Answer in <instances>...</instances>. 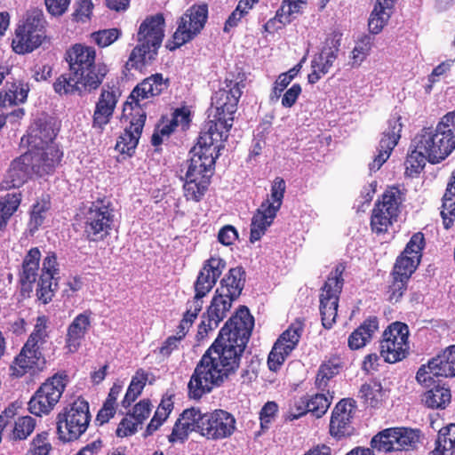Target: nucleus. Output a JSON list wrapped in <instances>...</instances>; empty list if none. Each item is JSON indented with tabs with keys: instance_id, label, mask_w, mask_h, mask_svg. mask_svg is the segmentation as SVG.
<instances>
[{
	"instance_id": "53",
	"label": "nucleus",
	"mask_w": 455,
	"mask_h": 455,
	"mask_svg": "<svg viewBox=\"0 0 455 455\" xmlns=\"http://www.w3.org/2000/svg\"><path fill=\"white\" fill-rule=\"evenodd\" d=\"M177 128L175 124H172L171 117L163 116L156 124L154 133L151 137V143L153 146H160L164 142V138H168Z\"/></svg>"
},
{
	"instance_id": "56",
	"label": "nucleus",
	"mask_w": 455,
	"mask_h": 455,
	"mask_svg": "<svg viewBox=\"0 0 455 455\" xmlns=\"http://www.w3.org/2000/svg\"><path fill=\"white\" fill-rule=\"evenodd\" d=\"M21 193H8L0 199V213L11 217L17 212L21 203Z\"/></svg>"
},
{
	"instance_id": "49",
	"label": "nucleus",
	"mask_w": 455,
	"mask_h": 455,
	"mask_svg": "<svg viewBox=\"0 0 455 455\" xmlns=\"http://www.w3.org/2000/svg\"><path fill=\"white\" fill-rule=\"evenodd\" d=\"M172 410L173 402L172 401L171 397L163 398L160 404L156 408L153 418L147 427V433L148 435H152L153 432L156 431L167 419Z\"/></svg>"
},
{
	"instance_id": "19",
	"label": "nucleus",
	"mask_w": 455,
	"mask_h": 455,
	"mask_svg": "<svg viewBox=\"0 0 455 455\" xmlns=\"http://www.w3.org/2000/svg\"><path fill=\"white\" fill-rule=\"evenodd\" d=\"M409 328L402 322L392 323L384 331L380 340L379 353L384 361L395 363L409 354Z\"/></svg>"
},
{
	"instance_id": "38",
	"label": "nucleus",
	"mask_w": 455,
	"mask_h": 455,
	"mask_svg": "<svg viewBox=\"0 0 455 455\" xmlns=\"http://www.w3.org/2000/svg\"><path fill=\"white\" fill-rule=\"evenodd\" d=\"M379 329V320L377 316H369L366 318L348 337L347 345L350 349L357 350L370 342L373 334Z\"/></svg>"
},
{
	"instance_id": "3",
	"label": "nucleus",
	"mask_w": 455,
	"mask_h": 455,
	"mask_svg": "<svg viewBox=\"0 0 455 455\" xmlns=\"http://www.w3.org/2000/svg\"><path fill=\"white\" fill-rule=\"evenodd\" d=\"M235 426L234 415L225 410L203 413L200 409L191 407L180 415L168 440L170 443H184L191 432H196L208 440H222L235 433Z\"/></svg>"
},
{
	"instance_id": "60",
	"label": "nucleus",
	"mask_w": 455,
	"mask_h": 455,
	"mask_svg": "<svg viewBox=\"0 0 455 455\" xmlns=\"http://www.w3.org/2000/svg\"><path fill=\"white\" fill-rule=\"evenodd\" d=\"M71 0H44L47 12L52 16H61L68 9Z\"/></svg>"
},
{
	"instance_id": "41",
	"label": "nucleus",
	"mask_w": 455,
	"mask_h": 455,
	"mask_svg": "<svg viewBox=\"0 0 455 455\" xmlns=\"http://www.w3.org/2000/svg\"><path fill=\"white\" fill-rule=\"evenodd\" d=\"M29 87L28 84L7 83L5 87L0 92V107H12L23 103L28 98Z\"/></svg>"
},
{
	"instance_id": "61",
	"label": "nucleus",
	"mask_w": 455,
	"mask_h": 455,
	"mask_svg": "<svg viewBox=\"0 0 455 455\" xmlns=\"http://www.w3.org/2000/svg\"><path fill=\"white\" fill-rule=\"evenodd\" d=\"M302 88L299 84H293L283 95L282 106L290 108L295 105L298 98L301 94Z\"/></svg>"
},
{
	"instance_id": "12",
	"label": "nucleus",
	"mask_w": 455,
	"mask_h": 455,
	"mask_svg": "<svg viewBox=\"0 0 455 455\" xmlns=\"http://www.w3.org/2000/svg\"><path fill=\"white\" fill-rule=\"evenodd\" d=\"M423 144L429 147L433 159L448 157L455 150V109L443 115L435 127L421 129Z\"/></svg>"
},
{
	"instance_id": "57",
	"label": "nucleus",
	"mask_w": 455,
	"mask_h": 455,
	"mask_svg": "<svg viewBox=\"0 0 455 455\" xmlns=\"http://www.w3.org/2000/svg\"><path fill=\"white\" fill-rule=\"evenodd\" d=\"M31 449L26 455H49L52 445L48 442V433L42 432L37 434L32 440Z\"/></svg>"
},
{
	"instance_id": "20",
	"label": "nucleus",
	"mask_w": 455,
	"mask_h": 455,
	"mask_svg": "<svg viewBox=\"0 0 455 455\" xmlns=\"http://www.w3.org/2000/svg\"><path fill=\"white\" fill-rule=\"evenodd\" d=\"M147 120L146 110L139 108L126 109L123 108L121 123L124 132L117 138L115 148L121 154L132 156L139 144Z\"/></svg>"
},
{
	"instance_id": "14",
	"label": "nucleus",
	"mask_w": 455,
	"mask_h": 455,
	"mask_svg": "<svg viewBox=\"0 0 455 455\" xmlns=\"http://www.w3.org/2000/svg\"><path fill=\"white\" fill-rule=\"evenodd\" d=\"M404 193L397 186L388 187L375 202L371 216V228L377 235L385 234L397 221Z\"/></svg>"
},
{
	"instance_id": "28",
	"label": "nucleus",
	"mask_w": 455,
	"mask_h": 455,
	"mask_svg": "<svg viewBox=\"0 0 455 455\" xmlns=\"http://www.w3.org/2000/svg\"><path fill=\"white\" fill-rule=\"evenodd\" d=\"M59 274V264L55 252H49L43 260L41 274L36 288V296L44 305L49 304L58 288L57 283H53Z\"/></svg>"
},
{
	"instance_id": "42",
	"label": "nucleus",
	"mask_w": 455,
	"mask_h": 455,
	"mask_svg": "<svg viewBox=\"0 0 455 455\" xmlns=\"http://www.w3.org/2000/svg\"><path fill=\"white\" fill-rule=\"evenodd\" d=\"M451 394L449 387L440 382L426 391L422 401L430 409H445L451 403Z\"/></svg>"
},
{
	"instance_id": "9",
	"label": "nucleus",
	"mask_w": 455,
	"mask_h": 455,
	"mask_svg": "<svg viewBox=\"0 0 455 455\" xmlns=\"http://www.w3.org/2000/svg\"><path fill=\"white\" fill-rule=\"evenodd\" d=\"M115 207L107 196L98 197L82 212L84 236L89 242L104 241L115 225Z\"/></svg>"
},
{
	"instance_id": "50",
	"label": "nucleus",
	"mask_w": 455,
	"mask_h": 455,
	"mask_svg": "<svg viewBox=\"0 0 455 455\" xmlns=\"http://www.w3.org/2000/svg\"><path fill=\"white\" fill-rule=\"evenodd\" d=\"M36 419L31 416L19 417L13 425L9 435L12 441L26 440L35 430Z\"/></svg>"
},
{
	"instance_id": "33",
	"label": "nucleus",
	"mask_w": 455,
	"mask_h": 455,
	"mask_svg": "<svg viewBox=\"0 0 455 455\" xmlns=\"http://www.w3.org/2000/svg\"><path fill=\"white\" fill-rule=\"evenodd\" d=\"M40 259V250L37 247H33L27 252L22 260L21 269L19 273V283L23 296H29L33 291V284L38 276Z\"/></svg>"
},
{
	"instance_id": "4",
	"label": "nucleus",
	"mask_w": 455,
	"mask_h": 455,
	"mask_svg": "<svg viewBox=\"0 0 455 455\" xmlns=\"http://www.w3.org/2000/svg\"><path fill=\"white\" fill-rule=\"evenodd\" d=\"M242 92L235 83L228 90L220 89L212 98V105L215 108L213 119L209 120L197 138V141L224 148V141L228 139L233 125L234 114Z\"/></svg>"
},
{
	"instance_id": "44",
	"label": "nucleus",
	"mask_w": 455,
	"mask_h": 455,
	"mask_svg": "<svg viewBox=\"0 0 455 455\" xmlns=\"http://www.w3.org/2000/svg\"><path fill=\"white\" fill-rule=\"evenodd\" d=\"M343 367L342 358L338 355H332L327 361H324L319 367L315 378V386L319 389H324L328 381L339 374Z\"/></svg>"
},
{
	"instance_id": "10",
	"label": "nucleus",
	"mask_w": 455,
	"mask_h": 455,
	"mask_svg": "<svg viewBox=\"0 0 455 455\" xmlns=\"http://www.w3.org/2000/svg\"><path fill=\"white\" fill-rule=\"evenodd\" d=\"M91 421L89 403L79 396L57 414V434L62 442L77 440L88 428Z\"/></svg>"
},
{
	"instance_id": "47",
	"label": "nucleus",
	"mask_w": 455,
	"mask_h": 455,
	"mask_svg": "<svg viewBox=\"0 0 455 455\" xmlns=\"http://www.w3.org/2000/svg\"><path fill=\"white\" fill-rule=\"evenodd\" d=\"M396 435V449L398 451H409L417 447L420 440V431L409 427H395Z\"/></svg>"
},
{
	"instance_id": "51",
	"label": "nucleus",
	"mask_w": 455,
	"mask_h": 455,
	"mask_svg": "<svg viewBox=\"0 0 455 455\" xmlns=\"http://www.w3.org/2000/svg\"><path fill=\"white\" fill-rule=\"evenodd\" d=\"M309 407L307 394L292 396L288 401V410L285 414V419L292 421L307 415Z\"/></svg>"
},
{
	"instance_id": "8",
	"label": "nucleus",
	"mask_w": 455,
	"mask_h": 455,
	"mask_svg": "<svg viewBox=\"0 0 455 455\" xmlns=\"http://www.w3.org/2000/svg\"><path fill=\"white\" fill-rule=\"evenodd\" d=\"M164 18L162 13L147 17L143 20L137 35L138 44L132 50L125 63L127 70L141 71L156 59L164 36Z\"/></svg>"
},
{
	"instance_id": "7",
	"label": "nucleus",
	"mask_w": 455,
	"mask_h": 455,
	"mask_svg": "<svg viewBox=\"0 0 455 455\" xmlns=\"http://www.w3.org/2000/svg\"><path fill=\"white\" fill-rule=\"evenodd\" d=\"M425 246L424 234L422 232L414 233L403 251L396 258L391 272L392 282L387 289L390 302H398L407 291L409 280L421 261Z\"/></svg>"
},
{
	"instance_id": "26",
	"label": "nucleus",
	"mask_w": 455,
	"mask_h": 455,
	"mask_svg": "<svg viewBox=\"0 0 455 455\" xmlns=\"http://www.w3.org/2000/svg\"><path fill=\"white\" fill-rule=\"evenodd\" d=\"M401 116L397 113L391 116L387 121V128L383 132L379 145L378 148V155L371 163L369 164L371 171H378L383 164L389 158L393 149L397 145L403 128Z\"/></svg>"
},
{
	"instance_id": "40",
	"label": "nucleus",
	"mask_w": 455,
	"mask_h": 455,
	"mask_svg": "<svg viewBox=\"0 0 455 455\" xmlns=\"http://www.w3.org/2000/svg\"><path fill=\"white\" fill-rule=\"evenodd\" d=\"M395 0H377L371 13L368 27L372 34H379L390 18Z\"/></svg>"
},
{
	"instance_id": "17",
	"label": "nucleus",
	"mask_w": 455,
	"mask_h": 455,
	"mask_svg": "<svg viewBox=\"0 0 455 455\" xmlns=\"http://www.w3.org/2000/svg\"><path fill=\"white\" fill-rule=\"evenodd\" d=\"M208 20V5L206 4H195L191 5L180 17L178 27L172 35V46L175 50L192 41L204 29Z\"/></svg>"
},
{
	"instance_id": "2",
	"label": "nucleus",
	"mask_w": 455,
	"mask_h": 455,
	"mask_svg": "<svg viewBox=\"0 0 455 455\" xmlns=\"http://www.w3.org/2000/svg\"><path fill=\"white\" fill-rule=\"evenodd\" d=\"M68 72L60 75L53 84L55 92L60 95L92 92L97 90L108 73L105 63H96L93 47L76 44L66 52Z\"/></svg>"
},
{
	"instance_id": "30",
	"label": "nucleus",
	"mask_w": 455,
	"mask_h": 455,
	"mask_svg": "<svg viewBox=\"0 0 455 455\" xmlns=\"http://www.w3.org/2000/svg\"><path fill=\"white\" fill-rule=\"evenodd\" d=\"M415 148L411 150L408 155L404 162L405 174L409 177H414L420 173L426 165V162L428 161L432 164H436L446 159V157H441L438 160L433 159L430 155L431 151L429 147L424 146L423 142V132L420 131L419 133L415 137Z\"/></svg>"
},
{
	"instance_id": "13",
	"label": "nucleus",
	"mask_w": 455,
	"mask_h": 455,
	"mask_svg": "<svg viewBox=\"0 0 455 455\" xmlns=\"http://www.w3.org/2000/svg\"><path fill=\"white\" fill-rule=\"evenodd\" d=\"M286 190L285 180L275 177L270 189V198L261 203L252 216L250 231V241H259L271 226L280 210Z\"/></svg>"
},
{
	"instance_id": "1",
	"label": "nucleus",
	"mask_w": 455,
	"mask_h": 455,
	"mask_svg": "<svg viewBox=\"0 0 455 455\" xmlns=\"http://www.w3.org/2000/svg\"><path fill=\"white\" fill-rule=\"evenodd\" d=\"M253 327L249 308L239 306L197 363L188 384L190 398H202L236 373Z\"/></svg>"
},
{
	"instance_id": "39",
	"label": "nucleus",
	"mask_w": 455,
	"mask_h": 455,
	"mask_svg": "<svg viewBox=\"0 0 455 455\" xmlns=\"http://www.w3.org/2000/svg\"><path fill=\"white\" fill-rule=\"evenodd\" d=\"M386 391L379 381L371 379L363 384L359 390V398L363 403L373 409L380 408L386 400Z\"/></svg>"
},
{
	"instance_id": "34",
	"label": "nucleus",
	"mask_w": 455,
	"mask_h": 455,
	"mask_svg": "<svg viewBox=\"0 0 455 455\" xmlns=\"http://www.w3.org/2000/svg\"><path fill=\"white\" fill-rule=\"evenodd\" d=\"M55 123L52 118L43 116L37 118L30 126L27 141L32 148L50 146L57 136Z\"/></svg>"
},
{
	"instance_id": "59",
	"label": "nucleus",
	"mask_w": 455,
	"mask_h": 455,
	"mask_svg": "<svg viewBox=\"0 0 455 455\" xmlns=\"http://www.w3.org/2000/svg\"><path fill=\"white\" fill-rule=\"evenodd\" d=\"M151 411V403L148 399H143L136 403L133 407L132 417L141 424L143 420L148 418Z\"/></svg>"
},
{
	"instance_id": "35",
	"label": "nucleus",
	"mask_w": 455,
	"mask_h": 455,
	"mask_svg": "<svg viewBox=\"0 0 455 455\" xmlns=\"http://www.w3.org/2000/svg\"><path fill=\"white\" fill-rule=\"evenodd\" d=\"M197 317L195 315L185 311L180 319L176 332L167 337L157 348V354L164 359L169 358L174 351L180 349L181 342L185 339L190 328Z\"/></svg>"
},
{
	"instance_id": "31",
	"label": "nucleus",
	"mask_w": 455,
	"mask_h": 455,
	"mask_svg": "<svg viewBox=\"0 0 455 455\" xmlns=\"http://www.w3.org/2000/svg\"><path fill=\"white\" fill-rule=\"evenodd\" d=\"M35 148V150H28V152L33 156L36 175L43 177L53 173L56 167L60 164L63 156L62 151L53 144Z\"/></svg>"
},
{
	"instance_id": "46",
	"label": "nucleus",
	"mask_w": 455,
	"mask_h": 455,
	"mask_svg": "<svg viewBox=\"0 0 455 455\" xmlns=\"http://www.w3.org/2000/svg\"><path fill=\"white\" fill-rule=\"evenodd\" d=\"M395 427L385 428L372 436L370 444L371 449L379 452L397 451Z\"/></svg>"
},
{
	"instance_id": "27",
	"label": "nucleus",
	"mask_w": 455,
	"mask_h": 455,
	"mask_svg": "<svg viewBox=\"0 0 455 455\" xmlns=\"http://www.w3.org/2000/svg\"><path fill=\"white\" fill-rule=\"evenodd\" d=\"M233 301L215 291L211 304L207 307L206 312L203 314L202 321L198 325L196 334L198 341L204 339L210 331L219 326L220 323L227 316V313L229 311Z\"/></svg>"
},
{
	"instance_id": "48",
	"label": "nucleus",
	"mask_w": 455,
	"mask_h": 455,
	"mask_svg": "<svg viewBox=\"0 0 455 455\" xmlns=\"http://www.w3.org/2000/svg\"><path fill=\"white\" fill-rule=\"evenodd\" d=\"M51 209V197L43 195L33 205L29 215V226L31 230H37L46 218L47 212Z\"/></svg>"
},
{
	"instance_id": "54",
	"label": "nucleus",
	"mask_w": 455,
	"mask_h": 455,
	"mask_svg": "<svg viewBox=\"0 0 455 455\" xmlns=\"http://www.w3.org/2000/svg\"><path fill=\"white\" fill-rule=\"evenodd\" d=\"M371 46L372 37L369 35H364L356 42V44L352 51V67H359L362 64L369 55Z\"/></svg>"
},
{
	"instance_id": "43",
	"label": "nucleus",
	"mask_w": 455,
	"mask_h": 455,
	"mask_svg": "<svg viewBox=\"0 0 455 455\" xmlns=\"http://www.w3.org/2000/svg\"><path fill=\"white\" fill-rule=\"evenodd\" d=\"M307 4V0H283L280 8L276 12L275 18L270 19L265 25L266 31L270 32L273 28L276 19L282 23L291 22V16L300 13L303 7Z\"/></svg>"
},
{
	"instance_id": "64",
	"label": "nucleus",
	"mask_w": 455,
	"mask_h": 455,
	"mask_svg": "<svg viewBox=\"0 0 455 455\" xmlns=\"http://www.w3.org/2000/svg\"><path fill=\"white\" fill-rule=\"evenodd\" d=\"M277 411L278 405L275 402H267L264 404L259 412L260 424L262 427L271 422V420L275 418Z\"/></svg>"
},
{
	"instance_id": "16",
	"label": "nucleus",
	"mask_w": 455,
	"mask_h": 455,
	"mask_svg": "<svg viewBox=\"0 0 455 455\" xmlns=\"http://www.w3.org/2000/svg\"><path fill=\"white\" fill-rule=\"evenodd\" d=\"M346 267L345 262L338 263L328 275L321 288L319 309L322 324L325 329H331L336 322L339 296L344 285L343 274Z\"/></svg>"
},
{
	"instance_id": "15",
	"label": "nucleus",
	"mask_w": 455,
	"mask_h": 455,
	"mask_svg": "<svg viewBox=\"0 0 455 455\" xmlns=\"http://www.w3.org/2000/svg\"><path fill=\"white\" fill-rule=\"evenodd\" d=\"M68 383V377L65 371L47 378L30 397L28 411L36 417L49 415L60 402Z\"/></svg>"
},
{
	"instance_id": "58",
	"label": "nucleus",
	"mask_w": 455,
	"mask_h": 455,
	"mask_svg": "<svg viewBox=\"0 0 455 455\" xmlns=\"http://www.w3.org/2000/svg\"><path fill=\"white\" fill-rule=\"evenodd\" d=\"M171 119L177 127L180 126L186 131L191 123V111L188 107L177 108L172 113Z\"/></svg>"
},
{
	"instance_id": "45",
	"label": "nucleus",
	"mask_w": 455,
	"mask_h": 455,
	"mask_svg": "<svg viewBox=\"0 0 455 455\" xmlns=\"http://www.w3.org/2000/svg\"><path fill=\"white\" fill-rule=\"evenodd\" d=\"M148 379V374L144 369L140 368L136 371L135 374L132 378L125 395L121 402V404L124 408H129L132 403L138 398L145 387Z\"/></svg>"
},
{
	"instance_id": "22",
	"label": "nucleus",
	"mask_w": 455,
	"mask_h": 455,
	"mask_svg": "<svg viewBox=\"0 0 455 455\" xmlns=\"http://www.w3.org/2000/svg\"><path fill=\"white\" fill-rule=\"evenodd\" d=\"M433 376L455 377V345L446 347L429 360L427 365H422L417 371L416 379L419 384L429 387L435 382Z\"/></svg>"
},
{
	"instance_id": "24",
	"label": "nucleus",
	"mask_w": 455,
	"mask_h": 455,
	"mask_svg": "<svg viewBox=\"0 0 455 455\" xmlns=\"http://www.w3.org/2000/svg\"><path fill=\"white\" fill-rule=\"evenodd\" d=\"M120 96L121 92L115 85L107 84L101 89L92 121V127L100 133H102L105 127L110 123Z\"/></svg>"
},
{
	"instance_id": "6",
	"label": "nucleus",
	"mask_w": 455,
	"mask_h": 455,
	"mask_svg": "<svg viewBox=\"0 0 455 455\" xmlns=\"http://www.w3.org/2000/svg\"><path fill=\"white\" fill-rule=\"evenodd\" d=\"M47 324V316L36 317L32 332L10 365L11 376L19 379L27 373L35 374L44 370L46 361L42 350L49 338Z\"/></svg>"
},
{
	"instance_id": "23",
	"label": "nucleus",
	"mask_w": 455,
	"mask_h": 455,
	"mask_svg": "<svg viewBox=\"0 0 455 455\" xmlns=\"http://www.w3.org/2000/svg\"><path fill=\"white\" fill-rule=\"evenodd\" d=\"M171 85L170 78H164L162 73H155L144 78L139 83L131 92L128 100L124 104L126 109L139 108L140 110H145L141 104L144 100H152L159 97L167 90Z\"/></svg>"
},
{
	"instance_id": "36",
	"label": "nucleus",
	"mask_w": 455,
	"mask_h": 455,
	"mask_svg": "<svg viewBox=\"0 0 455 455\" xmlns=\"http://www.w3.org/2000/svg\"><path fill=\"white\" fill-rule=\"evenodd\" d=\"M339 48V43L336 41L332 46L324 47L319 55L314 57L311 60V72L307 75L309 84H316L329 72L338 58Z\"/></svg>"
},
{
	"instance_id": "21",
	"label": "nucleus",
	"mask_w": 455,
	"mask_h": 455,
	"mask_svg": "<svg viewBox=\"0 0 455 455\" xmlns=\"http://www.w3.org/2000/svg\"><path fill=\"white\" fill-rule=\"evenodd\" d=\"M303 328V322L296 320L277 338L267 357V366L271 371L277 372L296 348Z\"/></svg>"
},
{
	"instance_id": "55",
	"label": "nucleus",
	"mask_w": 455,
	"mask_h": 455,
	"mask_svg": "<svg viewBox=\"0 0 455 455\" xmlns=\"http://www.w3.org/2000/svg\"><path fill=\"white\" fill-rule=\"evenodd\" d=\"M121 35V29L113 28L95 31L92 33L91 37L99 47L105 48L115 43Z\"/></svg>"
},
{
	"instance_id": "18",
	"label": "nucleus",
	"mask_w": 455,
	"mask_h": 455,
	"mask_svg": "<svg viewBox=\"0 0 455 455\" xmlns=\"http://www.w3.org/2000/svg\"><path fill=\"white\" fill-rule=\"evenodd\" d=\"M225 267L226 262L220 258L211 257L204 263L195 283V296L192 300L188 301L186 311L198 316L203 308V298L216 284Z\"/></svg>"
},
{
	"instance_id": "37",
	"label": "nucleus",
	"mask_w": 455,
	"mask_h": 455,
	"mask_svg": "<svg viewBox=\"0 0 455 455\" xmlns=\"http://www.w3.org/2000/svg\"><path fill=\"white\" fill-rule=\"evenodd\" d=\"M245 276V271L242 267L230 268L220 281V287L216 291L231 300H235L244 287Z\"/></svg>"
},
{
	"instance_id": "29",
	"label": "nucleus",
	"mask_w": 455,
	"mask_h": 455,
	"mask_svg": "<svg viewBox=\"0 0 455 455\" xmlns=\"http://www.w3.org/2000/svg\"><path fill=\"white\" fill-rule=\"evenodd\" d=\"M32 174H36V170L33 156L28 151L11 162L4 180V188H20L32 177Z\"/></svg>"
},
{
	"instance_id": "32",
	"label": "nucleus",
	"mask_w": 455,
	"mask_h": 455,
	"mask_svg": "<svg viewBox=\"0 0 455 455\" xmlns=\"http://www.w3.org/2000/svg\"><path fill=\"white\" fill-rule=\"evenodd\" d=\"M92 312L90 309L78 314L68 326L65 347L68 352L75 353L92 327Z\"/></svg>"
},
{
	"instance_id": "25",
	"label": "nucleus",
	"mask_w": 455,
	"mask_h": 455,
	"mask_svg": "<svg viewBox=\"0 0 455 455\" xmlns=\"http://www.w3.org/2000/svg\"><path fill=\"white\" fill-rule=\"evenodd\" d=\"M355 409V401L352 398H344L336 403L330 419V435L332 437L341 440L353 435L352 419Z\"/></svg>"
},
{
	"instance_id": "11",
	"label": "nucleus",
	"mask_w": 455,
	"mask_h": 455,
	"mask_svg": "<svg viewBox=\"0 0 455 455\" xmlns=\"http://www.w3.org/2000/svg\"><path fill=\"white\" fill-rule=\"evenodd\" d=\"M46 20L41 9L27 12L22 24H20L12 38V47L17 54L30 53L37 49L46 38Z\"/></svg>"
},
{
	"instance_id": "63",
	"label": "nucleus",
	"mask_w": 455,
	"mask_h": 455,
	"mask_svg": "<svg viewBox=\"0 0 455 455\" xmlns=\"http://www.w3.org/2000/svg\"><path fill=\"white\" fill-rule=\"evenodd\" d=\"M116 406L103 403L102 407L100 409L96 415L95 424L97 426H102L108 423L112 418H114L116 412Z\"/></svg>"
},
{
	"instance_id": "52",
	"label": "nucleus",
	"mask_w": 455,
	"mask_h": 455,
	"mask_svg": "<svg viewBox=\"0 0 455 455\" xmlns=\"http://www.w3.org/2000/svg\"><path fill=\"white\" fill-rule=\"evenodd\" d=\"M307 396L308 406H310L308 413L316 419L322 418L330 408L332 396L328 397L326 395L319 393L312 395L307 394Z\"/></svg>"
},
{
	"instance_id": "5",
	"label": "nucleus",
	"mask_w": 455,
	"mask_h": 455,
	"mask_svg": "<svg viewBox=\"0 0 455 455\" xmlns=\"http://www.w3.org/2000/svg\"><path fill=\"white\" fill-rule=\"evenodd\" d=\"M220 148L196 141L192 148L191 158L185 175L183 195L187 201L199 203L211 184V177L220 156Z\"/></svg>"
},
{
	"instance_id": "62",
	"label": "nucleus",
	"mask_w": 455,
	"mask_h": 455,
	"mask_svg": "<svg viewBox=\"0 0 455 455\" xmlns=\"http://www.w3.org/2000/svg\"><path fill=\"white\" fill-rule=\"evenodd\" d=\"M238 238L236 229L231 226L227 225L221 228L218 234V240L223 245H231Z\"/></svg>"
}]
</instances>
